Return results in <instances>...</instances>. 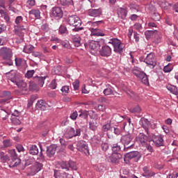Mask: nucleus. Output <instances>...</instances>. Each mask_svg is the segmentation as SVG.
Returning a JSON list of instances; mask_svg holds the SVG:
<instances>
[{"mask_svg":"<svg viewBox=\"0 0 178 178\" xmlns=\"http://www.w3.org/2000/svg\"><path fill=\"white\" fill-rule=\"evenodd\" d=\"M23 22V17L18 16L15 18V24L14 26L15 34L20 37V40L23 41L24 33L27 31V26H20Z\"/></svg>","mask_w":178,"mask_h":178,"instance_id":"nucleus-1","label":"nucleus"},{"mask_svg":"<svg viewBox=\"0 0 178 178\" xmlns=\"http://www.w3.org/2000/svg\"><path fill=\"white\" fill-rule=\"evenodd\" d=\"M133 138V135H131V134H127L121 137L120 143L123 145V151H124V152H127L129 149H131V148L134 147Z\"/></svg>","mask_w":178,"mask_h":178,"instance_id":"nucleus-2","label":"nucleus"},{"mask_svg":"<svg viewBox=\"0 0 178 178\" xmlns=\"http://www.w3.org/2000/svg\"><path fill=\"white\" fill-rule=\"evenodd\" d=\"M0 56L3 58L4 60H8L6 62V65L8 66H12L13 65V61L11 60L13 56V53L12 49L8 47H1L0 49Z\"/></svg>","mask_w":178,"mask_h":178,"instance_id":"nucleus-3","label":"nucleus"},{"mask_svg":"<svg viewBox=\"0 0 178 178\" xmlns=\"http://www.w3.org/2000/svg\"><path fill=\"white\" fill-rule=\"evenodd\" d=\"M68 24L70 26L75 27L72 29L73 31H81L84 30V27L81 26V19L76 15H72L68 17Z\"/></svg>","mask_w":178,"mask_h":178,"instance_id":"nucleus-4","label":"nucleus"},{"mask_svg":"<svg viewBox=\"0 0 178 178\" xmlns=\"http://www.w3.org/2000/svg\"><path fill=\"white\" fill-rule=\"evenodd\" d=\"M132 73L136 76L138 79L141 80V82L145 86L149 84V81L148 80V75L144 72V71H141V69L138 67H134L132 69Z\"/></svg>","mask_w":178,"mask_h":178,"instance_id":"nucleus-5","label":"nucleus"},{"mask_svg":"<svg viewBox=\"0 0 178 178\" xmlns=\"http://www.w3.org/2000/svg\"><path fill=\"white\" fill-rule=\"evenodd\" d=\"M108 44H112L114 48V52H116L117 54H122V52H123L124 44L122 43L120 40L118 38H112L108 42Z\"/></svg>","mask_w":178,"mask_h":178,"instance_id":"nucleus-6","label":"nucleus"},{"mask_svg":"<svg viewBox=\"0 0 178 178\" xmlns=\"http://www.w3.org/2000/svg\"><path fill=\"white\" fill-rule=\"evenodd\" d=\"M42 169V163L39 162H35L34 165L28 168L27 176H34L37 175Z\"/></svg>","mask_w":178,"mask_h":178,"instance_id":"nucleus-7","label":"nucleus"},{"mask_svg":"<svg viewBox=\"0 0 178 178\" xmlns=\"http://www.w3.org/2000/svg\"><path fill=\"white\" fill-rule=\"evenodd\" d=\"M76 149L78 151H80V152H83L85 155L88 156L90 155V149H88V145L87 144V142L84 140H79L76 143Z\"/></svg>","mask_w":178,"mask_h":178,"instance_id":"nucleus-8","label":"nucleus"},{"mask_svg":"<svg viewBox=\"0 0 178 178\" xmlns=\"http://www.w3.org/2000/svg\"><path fill=\"white\" fill-rule=\"evenodd\" d=\"M149 140V144L152 143L155 147H163V138L161 135L155 136L151 134V138Z\"/></svg>","mask_w":178,"mask_h":178,"instance_id":"nucleus-9","label":"nucleus"},{"mask_svg":"<svg viewBox=\"0 0 178 178\" xmlns=\"http://www.w3.org/2000/svg\"><path fill=\"white\" fill-rule=\"evenodd\" d=\"M144 62L149 67L154 69L156 66V58H155V54L149 53L147 55L146 58L144 59Z\"/></svg>","mask_w":178,"mask_h":178,"instance_id":"nucleus-10","label":"nucleus"},{"mask_svg":"<svg viewBox=\"0 0 178 178\" xmlns=\"http://www.w3.org/2000/svg\"><path fill=\"white\" fill-rule=\"evenodd\" d=\"M9 154L11 158H13V160L10 163V168H16V166H19V165H20V159L17 158V154H16V150H9Z\"/></svg>","mask_w":178,"mask_h":178,"instance_id":"nucleus-11","label":"nucleus"},{"mask_svg":"<svg viewBox=\"0 0 178 178\" xmlns=\"http://www.w3.org/2000/svg\"><path fill=\"white\" fill-rule=\"evenodd\" d=\"M148 136H147L144 134H140L138 137L137 138V140L139 141V143L143 145V147H145V145H147V142L149 143V138H151V134H147Z\"/></svg>","mask_w":178,"mask_h":178,"instance_id":"nucleus-12","label":"nucleus"},{"mask_svg":"<svg viewBox=\"0 0 178 178\" xmlns=\"http://www.w3.org/2000/svg\"><path fill=\"white\" fill-rule=\"evenodd\" d=\"M52 17H56V19H62L63 17V11L60 7H54L51 10Z\"/></svg>","mask_w":178,"mask_h":178,"instance_id":"nucleus-13","label":"nucleus"},{"mask_svg":"<svg viewBox=\"0 0 178 178\" xmlns=\"http://www.w3.org/2000/svg\"><path fill=\"white\" fill-rule=\"evenodd\" d=\"M141 158V154H140V152L137 151H133L128 152L125 154L124 159H136V161H138Z\"/></svg>","mask_w":178,"mask_h":178,"instance_id":"nucleus-14","label":"nucleus"},{"mask_svg":"<svg viewBox=\"0 0 178 178\" xmlns=\"http://www.w3.org/2000/svg\"><path fill=\"white\" fill-rule=\"evenodd\" d=\"M85 47H88L89 49L91 51H95V52H97L98 49H99L101 44H99V42L91 40L88 44H85Z\"/></svg>","mask_w":178,"mask_h":178,"instance_id":"nucleus-15","label":"nucleus"},{"mask_svg":"<svg viewBox=\"0 0 178 178\" xmlns=\"http://www.w3.org/2000/svg\"><path fill=\"white\" fill-rule=\"evenodd\" d=\"M99 54L101 56H105L108 58V56H111L112 54V49H111L109 46L107 45L103 46L99 50Z\"/></svg>","mask_w":178,"mask_h":178,"instance_id":"nucleus-16","label":"nucleus"},{"mask_svg":"<svg viewBox=\"0 0 178 178\" xmlns=\"http://www.w3.org/2000/svg\"><path fill=\"white\" fill-rule=\"evenodd\" d=\"M33 79L35 84L39 86V87H43L45 83V79H48V76H33Z\"/></svg>","mask_w":178,"mask_h":178,"instance_id":"nucleus-17","label":"nucleus"},{"mask_svg":"<svg viewBox=\"0 0 178 178\" xmlns=\"http://www.w3.org/2000/svg\"><path fill=\"white\" fill-rule=\"evenodd\" d=\"M143 172L142 173V176L143 177L149 178L155 176V173L154 172V171H152V170H151V168H149V167L148 166L143 167Z\"/></svg>","mask_w":178,"mask_h":178,"instance_id":"nucleus-18","label":"nucleus"},{"mask_svg":"<svg viewBox=\"0 0 178 178\" xmlns=\"http://www.w3.org/2000/svg\"><path fill=\"white\" fill-rule=\"evenodd\" d=\"M36 108L38 109H40V111H46V109H48L49 108V104L45 102L44 99L38 100L36 104Z\"/></svg>","mask_w":178,"mask_h":178,"instance_id":"nucleus-19","label":"nucleus"},{"mask_svg":"<svg viewBox=\"0 0 178 178\" xmlns=\"http://www.w3.org/2000/svg\"><path fill=\"white\" fill-rule=\"evenodd\" d=\"M22 92L27 91V83L23 80H17L14 83Z\"/></svg>","mask_w":178,"mask_h":178,"instance_id":"nucleus-20","label":"nucleus"},{"mask_svg":"<svg viewBox=\"0 0 178 178\" xmlns=\"http://www.w3.org/2000/svg\"><path fill=\"white\" fill-rule=\"evenodd\" d=\"M88 15L92 16V17H99V16L102 15V10L101 8L90 9L88 10Z\"/></svg>","mask_w":178,"mask_h":178,"instance_id":"nucleus-21","label":"nucleus"},{"mask_svg":"<svg viewBox=\"0 0 178 178\" xmlns=\"http://www.w3.org/2000/svg\"><path fill=\"white\" fill-rule=\"evenodd\" d=\"M90 35H93L94 37H104L105 35L104 31L99 29L90 28Z\"/></svg>","mask_w":178,"mask_h":178,"instance_id":"nucleus-22","label":"nucleus"},{"mask_svg":"<svg viewBox=\"0 0 178 178\" xmlns=\"http://www.w3.org/2000/svg\"><path fill=\"white\" fill-rule=\"evenodd\" d=\"M56 148L58 146L56 145H51L47 149V155L49 158H52L54 155H55V152H56Z\"/></svg>","mask_w":178,"mask_h":178,"instance_id":"nucleus-23","label":"nucleus"},{"mask_svg":"<svg viewBox=\"0 0 178 178\" xmlns=\"http://www.w3.org/2000/svg\"><path fill=\"white\" fill-rule=\"evenodd\" d=\"M54 172L55 178H73L72 175H70L67 172L59 173V171H58V170H54Z\"/></svg>","mask_w":178,"mask_h":178,"instance_id":"nucleus-24","label":"nucleus"},{"mask_svg":"<svg viewBox=\"0 0 178 178\" xmlns=\"http://www.w3.org/2000/svg\"><path fill=\"white\" fill-rule=\"evenodd\" d=\"M139 123L142 127L144 128L145 131L147 133V134H149L148 132V127L149 126V121L148 119L146 118H141L140 120L139 121Z\"/></svg>","mask_w":178,"mask_h":178,"instance_id":"nucleus-25","label":"nucleus"},{"mask_svg":"<svg viewBox=\"0 0 178 178\" xmlns=\"http://www.w3.org/2000/svg\"><path fill=\"white\" fill-rule=\"evenodd\" d=\"M29 14L31 16H34V17L37 19H41V11L38 8L32 9L29 12Z\"/></svg>","mask_w":178,"mask_h":178,"instance_id":"nucleus-26","label":"nucleus"},{"mask_svg":"<svg viewBox=\"0 0 178 178\" xmlns=\"http://www.w3.org/2000/svg\"><path fill=\"white\" fill-rule=\"evenodd\" d=\"M6 74L8 75V77H10V79L13 83H15V81H17L18 80L17 75L16 74L15 70H11L9 72H6Z\"/></svg>","mask_w":178,"mask_h":178,"instance_id":"nucleus-27","label":"nucleus"},{"mask_svg":"<svg viewBox=\"0 0 178 178\" xmlns=\"http://www.w3.org/2000/svg\"><path fill=\"white\" fill-rule=\"evenodd\" d=\"M98 122L95 120H92V121L89 122V129L92 130V131H96L98 129Z\"/></svg>","mask_w":178,"mask_h":178,"instance_id":"nucleus-28","label":"nucleus"},{"mask_svg":"<svg viewBox=\"0 0 178 178\" xmlns=\"http://www.w3.org/2000/svg\"><path fill=\"white\" fill-rule=\"evenodd\" d=\"M154 42L155 44H159L162 41V34L161 32L156 31V33H154V36L153 37Z\"/></svg>","mask_w":178,"mask_h":178,"instance_id":"nucleus-29","label":"nucleus"},{"mask_svg":"<svg viewBox=\"0 0 178 178\" xmlns=\"http://www.w3.org/2000/svg\"><path fill=\"white\" fill-rule=\"evenodd\" d=\"M29 154L31 155H38V147L37 145H32L29 146Z\"/></svg>","mask_w":178,"mask_h":178,"instance_id":"nucleus-30","label":"nucleus"},{"mask_svg":"<svg viewBox=\"0 0 178 178\" xmlns=\"http://www.w3.org/2000/svg\"><path fill=\"white\" fill-rule=\"evenodd\" d=\"M118 17H120V19H126V16H127V13L126 12V9L124 8L118 9Z\"/></svg>","mask_w":178,"mask_h":178,"instance_id":"nucleus-31","label":"nucleus"},{"mask_svg":"<svg viewBox=\"0 0 178 178\" xmlns=\"http://www.w3.org/2000/svg\"><path fill=\"white\" fill-rule=\"evenodd\" d=\"M72 42L74 45V47H80L81 45V38L80 36L73 37Z\"/></svg>","mask_w":178,"mask_h":178,"instance_id":"nucleus-32","label":"nucleus"},{"mask_svg":"<svg viewBox=\"0 0 178 178\" xmlns=\"http://www.w3.org/2000/svg\"><path fill=\"white\" fill-rule=\"evenodd\" d=\"M60 167L64 172H69L70 169H69V161H61L60 163Z\"/></svg>","mask_w":178,"mask_h":178,"instance_id":"nucleus-33","label":"nucleus"},{"mask_svg":"<svg viewBox=\"0 0 178 178\" xmlns=\"http://www.w3.org/2000/svg\"><path fill=\"white\" fill-rule=\"evenodd\" d=\"M166 88L167 90H168V91L171 92L172 94H174V95H177V93H178L177 87L172 85H168L166 86Z\"/></svg>","mask_w":178,"mask_h":178,"instance_id":"nucleus-34","label":"nucleus"},{"mask_svg":"<svg viewBox=\"0 0 178 178\" xmlns=\"http://www.w3.org/2000/svg\"><path fill=\"white\" fill-rule=\"evenodd\" d=\"M120 158H122V154L114 153L112 156L110 157V161L112 163H118V159H120Z\"/></svg>","mask_w":178,"mask_h":178,"instance_id":"nucleus-35","label":"nucleus"},{"mask_svg":"<svg viewBox=\"0 0 178 178\" xmlns=\"http://www.w3.org/2000/svg\"><path fill=\"white\" fill-rule=\"evenodd\" d=\"M0 160L5 163V162H8L10 161V159L8 154H5L3 152H0Z\"/></svg>","mask_w":178,"mask_h":178,"instance_id":"nucleus-36","label":"nucleus"},{"mask_svg":"<svg viewBox=\"0 0 178 178\" xmlns=\"http://www.w3.org/2000/svg\"><path fill=\"white\" fill-rule=\"evenodd\" d=\"M112 151L114 154H118L120 151H122V146H120L119 143H114L112 146Z\"/></svg>","mask_w":178,"mask_h":178,"instance_id":"nucleus-37","label":"nucleus"},{"mask_svg":"<svg viewBox=\"0 0 178 178\" xmlns=\"http://www.w3.org/2000/svg\"><path fill=\"white\" fill-rule=\"evenodd\" d=\"M66 136L67 138H73L74 137V128L70 127L67 129Z\"/></svg>","mask_w":178,"mask_h":178,"instance_id":"nucleus-38","label":"nucleus"},{"mask_svg":"<svg viewBox=\"0 0 178 178\" xmlns=\"http://www.w3.org/2000/svg\"><path fill=\"white\" fill-rule=\"evenodd\" d=\"M60 3L62 6L67 8L68 6L73 5V0H60Z\"/></svg>","mask_w":178,"mask_h":178,"instance_id":"nucleus-39","label":"nucleus"},{"mask_svg":"<svg viewBox=\"0 0 178 178\" xmlns=\"http://www.w3.org/2000/svg\"><path fill=\"white\" fill-rule=\"evenodd\" d=\"M0 115L3 120H6V119L9 118V115H10V113H9L8 111H6V110L5 109H1Z\"/></svg>","mask_w":178,"mask_h":178,"instance_id":"nucleus-40","label":"nucleus"},{"mask_svg":"<svg viewBox=\"0 0 178 178\" xmlns=\"http://www.w3.org/2000/svg\"><path fill=\"white\" fill-rule=\"evenodd\" d=\"M156 33V30L155 31H146L145 32V35L147 38V40H149V38L154 37L155 33Z\"/></svg>","mask_w":178,"mask_h":178,"instance_id":"nucleus-41","label":"nucleus"},{"mask_svg":"<svg viewBox=\"0 0 178 178\" xmlns=\"http://www.w3.org/2000/svg\"><path fill=\"white\" fill-rule=\"evenodd\" d=\"M34 51V47L31 44L26 45L24 47L25 54H32Z\"/></svg>","mask_w":178,"mask_h":178,"instance_id":"nucleus-42","label":"nucleus"},{"mask_svg":"<svg viewBox=\"0 0 178 178\" xmlns=\"http://www.w3.org/2000/svg\"><path fill=\"white\" fill-rule=\"evenodd\" d=\"M113 131L115 136H120L123 132V128L120 127H113Z\"/></svg>","mask_w":178,"mask_h":178,"instance_id":"nucleus-43","label":"nucleus"},{"mask_svg":"<svg viewBox=\"0 0 178 178\" xmlns=\"http://www.w3.org/2000/svg\"><path fill=\"white\" fill-rule=\"evenodd\" d=\"M102 130L103 131H113V127L111 125V122H107L102 126Z\"/></svg>","mask_w":178,"mask_h":178,"instance_id":"nucleus-44","label":"nucleus"},{"mask_svg":"<svg viewBox=\"0 0 178 178\" xmlns=\"http://www.w3.org/2000/svg\"><path fill=\"white\" fill-rule=\"evenodd\" d=\"M0 98H6V99H8L9 101L10 99H12V95L9 91H4L0 95Z\"/></svg>","mask_w":178,"mask_h":178,"instance_id":"nucleus-45","label":"nucleus"},{"mask_svg":"<svg viewBox=\"0 0 178 178\" xmlns=\"http://www.w3.org/2000/svg\"><path fill=\"white\" fill-rule=\"evenodd\" d=\"M68 166L69 169H72V170H77V169H79L77 163L72 160L68 161Z\"/></svg>","mask_w":178,"mask_h":178,"instance_id":"nucleus-46","label":"nucleus"},{"mask_svg":"<svg viewBox=\"0 0 178 178\" xmlns=\"http://www.w3.org/2000/svg\"><path fill=\"white\" fill-rule=\"evenodd\" d=\"M15 65L16 66H23V65H26V60L20 58H15Z\"/></svg>","mask_w":178,"mask_h":178,"instance_id":"nucleus-47","label":"nucleus"},{"mask_svg":"<svg viewBox=\"0 0 178 178\" xmlns=\"http://www.w3.org/2000/svg\"><path fill=\"white\" fill-rule=\"evenodd\" d=\"M113 119L117 123H120V122H123L124 118L119 114H115L113 115Z\"/></svg>","mask_w":178,"mask_h":178,"instance_id":"nucleus-48","label":"nucleus"},{"mask_svg":"<svg viewBox=\"0 0 178 178\" xmlns=\"http://www.w3.org/2000/svg\"><path fill=\"white\" fill-rule=\"evenodd\" d=\"M79 118H81V119H87L88 118V111H79Z\"/></svg>","mask_w":178,"mask_h":178,"instance_id":"nucleus-49","label":"nucleus"},{"mask_svg":"<svg viewBox=\"0 0 178 178\" xmlns=\"http://www.w3.org/2000/svg\"><path fill=\"white\" fill-rule=\"evenodd\" d=\"M152 19L154 22H159V20H161V15L159 13L154 12L152 14Z\"/></svg>","mask_w":178,"mask_h":178,"instance_id":"nucleus-50","label":"nucleus"},{"mask_svg":"<svg viewBox=\"0 0 178 178\" xmlns=\"http://www.w3.org/2000/svg\"><path fill=\"white\" fill-rule=\"evenodd\" d=\"M103 94L106 96L107 95H113V90L111 88H107L104 90Z\"/></svg>","mask_w":178,"mask_h":178,"instance_id":"nucleus-51","label":"nucleus"},{"mask_svg":"<svg viewBox=\"0 0 178 178\" xmlns=\"http://www.w3.org/2000/svg\"><path fill=\"white\" fill-rule=\"evenodd\" d=\"M128 7L129 8L130 10H136V12H138V6L135 3H130Z\"/></svg>","mask_w":178,"mask_h":178,"instance_id":"nucleus-52","label":"nucleus"},{"mask_svg":"<svg viewBox=\"0 0 178 178\" xmlns=\"http://www.w3.org/2000/svg\"><path fill=\"white\" fill-rule=\"evenodd\" d=\"M59 33L60 34H67V28L64 25H60L59 27Z\"/></svg>","mask_w":178,"mask_h":178,"instance_id":"nucleus-53","label":"nucleus"},{"mask_svg":"<svg viewBox=\"0 0 178 178\" xmlns=\"http://www.w3.org/2000/svg\"><path fill=\"white\" fill-rule=\"evenodd\" d=\"M72 86L74 91H77L80 87V81L79 79H76L74 83H72Z\"/></svg>","mask_w":178,"mask_h":178,"instance_id":"nucleus-54","label":"nucleus"},{"mask_svg":"<svg viewBox=\"0 0 178 178\" xmlns=\"http://www.w3.org/2000/svg\"><path fill=\"white\" fill-rule=\"evenodd\" d=\"M130 111L132 113H140V112H141V108H140L139 106H136L131 108Z\"/></svg>","mask_w":178,"mask_h":178,"instance_id":"nucleus-55","label":"nucleus"},{"mask_svg":"<svg viewBox=\"0 0 178 178\" xmlns=\"http://www.w3.org/2000/svg\"><path fill=\"white\" fill-rule=\"evenodd\" d=\"M34 73H35V72L34 71V70H29V71H27V72L25 74V77H26V79H31V77H33V74H34Z\"/></svg>","mask_w":178,"mask_h":178,"instance_id":"nucleus-56","label":"nucleus"},{"mask_svg":"<svg viewBox=\"0 0 178 178\" xmlns=\"http://www.w3.org/2000/svg\"><path fill=\"white\" fill-rule=\"evenodd\" d=\"M90 24H91V26H93L94 27H95V26H101V24H105V22H104V20H100V21L90 22Z\"/></svg>","mask_w":178,"mask_h":178,"instance_id":"nucleus-57","label":"nucleus"},{"mask_svg":"<svg viewBox=\"0 0 178 178\" xmlns=\"http://www.w3.org/2000/svg\"><path fill=\"white\" fill-rule=\"evenodd\" d=\"M58 84L56 83V80L54 79L51 81L50 84L49 85V88H51V90H55L57 87Z\"/></svg>","mask_w":178,"mask_h":178,"instance_id":"nucleus-58","label":"nucleus"},{"mask_svg":"<svg viewBox=\"0 0 178 178\" xmlns=\"http://www.w3.org/2000/svg\"><path fill=\"white\" fill-rule=\"evenodd\" d=\"M159 5L162 8V9H168V6L169 5V3L165 1H159Z\"/></svg>","mask_w":178,"mask_h":178,"instance_id":"nucleus-59","label":"nucleus"},{"mask_svg":"<svg viewBox=\"0 0 178 178\" xmlns=\"http://www.w3.org/2000/svg\"><path fill=\"white\" fill-rule=\"evenodd\" d=\"M3 144L6 148H8V147H12V142H10V140L9 139L3 140Z\"/></svg>","mask_w":178,"mask_h":178,"instance_id":"nucleus-60","label":"nucleus"},{"mask_svg":"<svg viewBox=\"0 0 178 178\" xmlns=\"http://www.w3.org/2000/svg\"><path fill=\"white\" fill-rule=\"evenodd\" d=\"M11 122L13 124H20L22 123V122L19 119L16 118V117H12Z\"/></svg>","mask_w":178,"mask_h":178,"instance_id":"nucleus-61","label":"nucleus"},{"mask_svg":"<svg viewBox=\"0 0 178 178\" xmlns=\"http://www.w3.org/2000/svg\"><path fill=\"white\" fill-rule=\"evenodd\" d=\"M101 147H102V151L106 152V151H108V149L109 148V145H108V143H102Z\"/></svg>","mask_w":178,"mask_h":178,"instance_id":"nucleus-62","label":"nucleus"},{"mask_svg":"<svg viewBox=\"0 0 178 178\" xmlns=\"http://www.w3.org/2000/svg\"><path fill=\"white\" fill-rule=\"evenodd\" d=\"M61 91L65 95H66V94H69V86H63L61 88Z\"/></svg>","mask_w":178,"mask_h":178,"instance_id":"nucleus-63","label":"nucleus"},{"mask_svg":"<svg viewBox=\"0 0 178 178\" xmlns=\"http://www.w3.org/2000/svg\"><path fill=\"white\" fill-rule=\"evenodd\" d=\"M32 56H34V58H41L42 54L40 52L38 51H33L32 52Z\"/></svg>","mask_w":178,"mask_h":178,"instance_id":"nucleus-64","label":"nucleus"}]
</instances>
